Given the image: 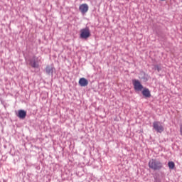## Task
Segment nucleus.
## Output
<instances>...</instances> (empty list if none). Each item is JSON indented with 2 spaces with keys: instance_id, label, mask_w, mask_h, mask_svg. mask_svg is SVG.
<instances>
[{
  "instance_id": "obj_1",
  "label": "nucleus",
  "mask_w": 182,
  "mask_h": 182,
  "mask_svg": "<svg viewBox=\"0 0 182 182\" xmlns=\"http://www.w3.org/2000/svg\"><path fill=\"white\" fill-rule=\"evenodd\" d=\"M90 29L89 27H85L80 30V38L81 39H87V38H90Z\"/></svg>"
},
{
  "instance_id": "obj_2",
  "label": "nucleus",
  "mask_w": 182,
  "mask_h": 182,
  "mask_svg": "<svg viewBox=\"0 0 182 182\" xmlns=\"http://www.w3.org/2000/svg\"><path fill=\"white\" fill-rule=\"evenodd\" d=\"M153 129L157 133H163L164 132V127L161 125V122L155 121L153 122Z\"/></svg>"
},
{
  "instance_id": "obj_3",
  "label": "nucleus",
  "mask_w": 182,
  "mask_h": 182,
  "mask_svg": "<svg viewBox=\"0 0 182 182\" xmlns=\"http://www.w3.org/2000/svg\"><path fill=\"white\" fill-rule=\"evenodd\" d=\"M132 83L135 92H141V90H143V85H141V82H140L139 80H133Z\"/></svg>"
},
{
  "instance_id": "obj_4",
  "label": "nucleus",
  "mask_w": 182,
  "mask_h": 182,
  "mask_svg": "<svg viewBox=\"0 0 182 182\" xmlns=\"http://www.w3.org/2000/svg\"><path fill=\"white\" fill-rule=\"evenodd\" d=\"M149 166L150 168H152L153 170H160V168H161V164L157 163L154 160L150 161Z\"/></svg>"
},
{
  "instance_id": "obj_5",
  "label": "nucleus",
  "mask_w": 182,
  "mask_h": 182,
  "mask_svg": "<svg viewBox=\"0 0 182 182\" xmlns=\"http://www.w3.org/2000/svg\"><path fill=\"white\" fill-rule=\"evenodd\" d=\"M29 65L31 66V68L38 69V68H39V62H38V58L36 56H33L32 59L29 60Z\"/></svg>"
},
{
  "instance_id": "obj_6",
  "label": "nucleus",
  "mask_w": 182,
  "mask_h": 182,
  "mask_svg": "<svg viewBox=\"0 0 182 182\" xmlns=\"http://www.w3.org/2000/svg\"><path fill=\"white\" fill-rule=\"evenodd\" d=\"M79 11L82 15H85L89 11V6L87 4H82L79 6Z\"/></svg>"
},
{
  "instance_id": "obj_7",
  "label": "nucleus",
  "mask_w": 182,
  "mask_h": 182,
  "mask_svg": "<svg viewBox=\"0 0 182 182\" xmlns=\"http://www.w3.org/2000/svg\"><path fill=\"white\" fill-rule=\"evenodd\" d=\"M78 83L82 87H85V86L89 85V81L86 78L82 77L79 80Z\"/></svg>"
},
{
  "instance_id": "obj_8",
  "label": "nucleus",
  "mask_w": 182,
  "mask_h": 182,
  "mask_svg": "<svg viewBox=\"0 0 182 182\" xmlns=\"http://www.w3.org/2000/svg\"><path fill=\"white\" fill-rule=\"evenodd\" d=\"M17 117L18 119H21V120H23L25 117H26V111L23 109H20L18 111V114H16Z\"/></svg>"
},
{
  "instance_id": "obj_9",
  "label": "nucleus",
  "mask_w": 182,
  "mask_h": 182,
  "mask_svg": "<svg viewBox=\"0 0 182 182\" xmlns=\"http://www.w3.org/2000/svg\"><path fill=\"white\" fill-rule=\"evenodd\" d=\"M142 95L144 97H151V93L150 92V90L149 88H144L142 91Z\"/></svg>"
},
{
  "instance_id": "obj_10",
  "label": "nucleus",
  "mask_w": 182,
  "mask_h": 182,
  "mask_svg": "<svg viewBox=\"0 0 182 182\" xmlns=\"http://www.w3.org/2000/svg\"><path fill=\"white\" fill-rule=\"evenodd\" d=\"M53 69H55L53 67L47 65L46 68V72L47 75H51V76H53Z\"/></svg>"
},
{
  "instance_id": "obj_11",
  "label": "nucleus",
  "mask_w": 182,
  "mask_h": 182,
  "mask_svg": "<svg viewBox=\"0 0 182 182\" xmlns=\"http://www.w3.org/2000/svg\"><path fill=\"white\" fill-rule=\"evenodd\" d=\"M168 166L169 168H171V170H173L174 168V167L176 166V165L174 164V162H173V161H169L168 164Z\"/></svg>"
},
{
  "instance_id": "obj_12",
  "label": "nucleus",
  "mask_w": 182,
  "mask_h": 182,
  "mask_svg": "<svg viewBox=\"0 0 182 182\" xmlns=\"http://www.w3.org/2000/svg\"><path fill=\"white\" fill-rule=\"evenodd\" d=\"M154 70H157V72H160L161 70V66L159 65H154Z\"/></svg>"
}]
</instances>
